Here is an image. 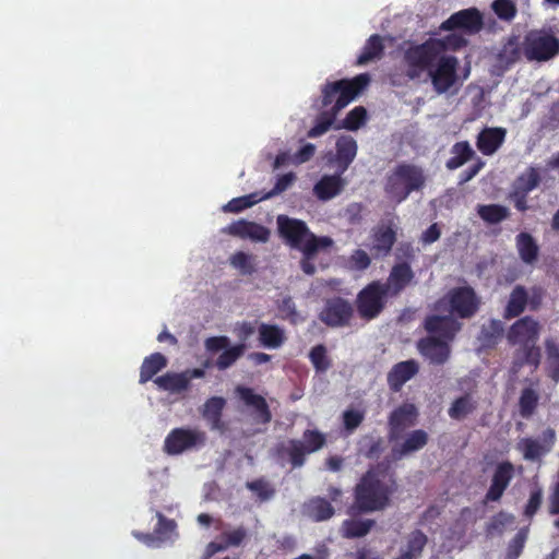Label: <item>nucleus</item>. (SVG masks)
Here are the masks:
<instances>
[{"label": "nucleus", "mask_w": 559, "mask_h": 559, "mask_svg": "<svg viewBox=\"0 0 559 559\" xmlns=\"http://www.w3.org/2000/svg\"><path fill=\"white\" fill-rule=\"evenodd\" d=\"M391 298L382 281L374 280L367 284L356 296V309L361 320L371 321L378 318Z\"/></svg>", "instance_id": "obj_8"}, {"label": "nucleus", "mask_w": 559, "mask_h": 559, "mask_svg": "<svg viewBox=\"0 0 559 559\" xmlns=\"http://www.w3.org/2000/svg\"><path fill=\"white\" fill-rule=\"evenodd\" d=\"M154 382L160 390L175 394L181 393L190 388L183 371L166 372L165 374L157 377Z\"/></svg>", "instance_id": "obj_32"}, {"label": "nucleus", "mask_w": 559, "mask_h": 559, "mask_svg": "<svg viewBox=\"0 0 559 559\" xmlns=\"http://www.w3.org/2000/svg\"><path fill=\"white\" fill-rule=\"evenodd\" d=\"M342 175L337 170L335 175L323 176L313 188L317 198L321 201H328L340 194L346 183Z\"/></svg>", "instance_id": "obj_25"}, {"label": "nucleus", "mask_w": 559, "mask_h": 559, "mask_svg": "<svg viewBox=\"0 0 559 559\" xmlns=\"http://www.w3.org/2000/svg\"><path fill=\"white\" fill-rule=\"evenodd\" d=\"M246 488L252 491L260 501H267L275 495V488L264 477L247 481Z\"/></svg>", "instance_id": "obj_49"}, {"label": "nucleus", "mask_w": 559, "mask_h": 559, "mask_svg": "<svg viewBox=\"0 0 559 559\" xmlns=\"http://www.w3.org/2000/svg\"><path fill=\"white\" fill-rule=\"evenodd\" d=\"M373 520L348 519L342 523V535L345 538H360L366 536L374 526Z\"/></svg>", "instance_id": "obj_41"}, {"label": "nucleus", "mask_w": 559, "mask_h": 559, "mask_svg": "<svg viewBox=\"0 0 559 559\" xmlns=\"http://www.w3.org/2000/svg\"><path fill=\"white\" fill-rule=\"evenodd\" d=\"M521 56H523L522 43L519 41L518 36H510L497 55V60L502 67L509 68L516 63Z\"/></svg>", "instance_id": "obj_31"}, {"label": "nucleus", "mask_w": 559, "mask_h": 559, "mask_svg": "<svg viewBox=\"0 0 559 559\" xmlns=\"http://www.w3.org/2000/svg\"><path fill=\"white\" fill-rule=\"evenodd\" d=\"M477 214L487 224H499L510 216V211L501 204H479Z\"/></svg>", "instance_id": "obj_44"}, {"label": "nucleus", "mask_w": 559, "mask_h": 559, "mask_svg": "<svg viewBox=\"0 0 559 559\" xmlns=\"http://www.w3.org/2000/svg\"><path fill=\"white\" fill-rule=\"evenodd\" d=\"M286 340L285 332L276 324L261 323L259 326V341L266 348H278Z\"/></svg>", "instance_id": "obj_34"}, {"label": "nucleus", "mask_w": 559, "mask_h": 559, "mask_svg": "<svg viewBox=\"0 0 559 559\" xmlns=\"http://www.w3.org/2000/svg\"><path fill=\"white\" fill-rule=\"evenodd\" d=\"M383 39L380 35H371L365 43L361 53L356 60L357 66H364L370 61L381 59L384 52Z\"/></svg>", "instance_id": "obj_33"}, {"label": "nucleus", "mask_w": 559, "mask_h": 559, "mask_svg": "<svg viewBox=\"0 0 559 559\" xmlns=\"http://www.w3.org/2000/svg\"><path fill=\"white\" fill-rule=\"evenodd\" d=\"M417 417L418 411L412 403H403L393 409L388 420L390 441L399 440L406 429L416 424Z\"/></svg>", "instance_id": "obj_15"}, {"label": "nucleus", "mask_w": 559, "mask_h": 559, "mask_svg": "<svg viewBox=\"0 0 559 559\" xmlns=\"http://www.w3.org/2000/svg\"><path fill=\"white\" fill-rule=\"evenodd\" d=\"M337 115L338 114L335 111H331L329 109L321 111L316 117L313 127L307 132V136L316 139L326 133L336 120Z\"/></svg>", "instance_id": "obj_45"}, {"label": "nucleus", "mask_w": 559, "mask_h": 559, "mask_svg": "<svg viewBox=\"0 0 559 559\" xmlns=\"http://www.w3.org/2000/svg\"><path fill=\"white\" fill-rule=\"evenodd\" d=\"M516 249L521 260L526 264H532L537 260L539 248L528 233H520L516 238Z\"/></svg>", "instance_id": "obj_36"}, {"label": "nucleus", "mask_w": 559, "mask_h": 559, "mask_svg": "<svg viewBox=\"0 0 559 559\" xmlns=\"http://www.w3.org/2000/svg\"><path fill=\"white\" fill-rule=\"evenodd\" d=\"M548 360L552 367V378L559 379V344L552 340L545 342Z\"/></svg>", "instance_id": "obj_60"}, {"label": "nucleus", "mask_w": 559, "mask_h": 559, "mask_svg": "<svg viewBox=\"0 0 559 559\" xmlns=\"http://www.w3.org/2000/svg\"><path fill=\"white\" fill-rule=\"evenodd\" d=\"M395 258L396 262L407 261L411 264L416 258V249L412 242L402 241L395 249Z\"/></svg>", "instance_id": "obj_62"}, {"label": "nucleus", "mask_w": 559, "mask_h": 559, "mask_svg": "<svg viewBox=\"0 0 559 559\" xmlns=\"http://www.w3.org/2000/svg\"><path fill=\"white\" fill-rule=\"evenodd\" d=\"M365 414L364 412L357 411V409H347L343 413V425L344 428L353 432L355 429H357L361 423L364 421Z\"/></svg>", "instance_id": "obj_61"}, {"label": "nucleus", "mask_w": 559, "mask_h": 559, "mask_svg": "<svg viewBox=\"0 0 559 559\" xmlns=\"http://www.w3.org/2000/svg\"><path fill=\"white\" fill-rule=\"evenodd\" d=\"M367 120V110L362 106L353 108L342 122V127L349 131L358 130Z\"/></svg>", "instance_id": "obj_51"}, {"label": "nucleus", "mask_w": 559, "mask_h": 559, "mask_svg": "<svg viewBox=\"0 0 559 559\" xmlns=\"http://www.w3.org/2000/svg\"><path fill=\"white\" fill-rule=\"evenodd\" d=\"M230 263L234 267L240 270L245 275H250L254 272L252 257L243 251L234 253L230 258Z\"/></svg>", "instance_id": "obj_56"}, {"label": "nucleus", "mask_w": 559, "mask_h": 559, "mask_svg": "<svg viewBox=\"0 0 559 559\" xmlns=\"http://www.w3.org/2000/svg\"><path fill=\"white\" fill-rule=\"evenodd\" d=\"M445 51V45L440 39L429 38L421 44L411 45L403 56L406 66V76L416 80L424 72H429L441 55Z\"/></svg>", "instance_id": "obj_6"}, {"label": "nucleus", "mask_w": 559, "mask_h": 559, "mask_svg": "<svg viewBox=\"0 0 559 559\" xmlns=\"http://www.w3.org/2000/svg\"><path fill=\"white\" fill-rule=\"evenodd\" d=\"M425 182L426 177L420 167L401 163L388 174L384 192L390 200L399 204L405 201L412 192L421 190Z\"/></svg>", "instance_id": "obj_4"}, {"label": "nucleus", "mask_w": 559, "mask_h": 559, "mask_svg": "<svg viewBox=\"0 0 559 559\" xmlns=\"http://www.w3.org/2000/svg\"><path fill=\"white\" fill-rule=\"evenodd\" d=\"M484 27V17L476 8L460 10L450 15L440 25L441 31H461L466 35H475Z\"/></svg>", "instance_id": "obj_13"}, {"label": "nucleus", "mask_w": 559, "mask_h": 559, "mask_svg": "<svg viewBox=\"0 0 559 559\" xmlns=\"http://www.w3.org/2000/svg\"><path fill=\"white\" fill-rule=\"evenodd\" d=\"M528 304V294L524 286L516 285L509 297L503 311V318L510 320L521 316Z\"/></svg>", "instance_id": "obj_28"}, {"label": "nucleus", "mask_w": 559, "mask_h": 559, "mask_svg": "<svg viewBox=\"0 0 559 559\" xmlns=\"http://www.w3.org/2000/svg\"><path fill=\"white\" fill-rule=\"evenodd\" d=\"M304 448L307 453H313L322 449L326 442L325 436L319 430L307 429L302 433Z\"/></svg>", "instance_id": "obj_50"}, {"label": "nucleus", "mask_w": 559, "mask_h": 559, "mask_svg": "<svg viewBox=\"0 0 559 559\" xmlns=\"http://www.w3.org/2000/svg\"><path fill=\"white\" fill-rule=\"evenodd\" d=\"M296 180V175L294 173H287L280 176L273 187L269 192L261 194L264 200L271 199L282 192L286 191L293 182Z\"/></svg>", "instance_id": "obj_57"}, {"label": "nucleus", "mask_w": 559, "mask_h": 559, "mask_svg": "<svg viewBox=\"0 0 559 559\" xmlns=\"http://www.w3.org/2000/svg\"><path fill=\"white\" fill-rule=\"evenodd\" d=\"M395 483L382 481L377 472L370 469L362 475L354 490V503L348 513L356 515L383 510L390 502Z\"/></svg>", "instance_id": "obj_2"}, {"label": "nucleus", "mask_w": 559, "mask_h": 559, "mask_svg": "<svg viewBox=\"0 0 559 559\" xmlns=\"http://www.w3.org/2000/svg\"><path fill=\"white\" fill-rule=\"evenodd\" d=\"M424 328L428 335H436L452 343L462 324L452 316L431 314L426 317Z\"/></svg>", "instance_id": "obj_20"}, {"label": "nucleus", "mask_w": 559, "mask_h": 559, "mask_svg": "<svg viewBox=\"0 0 559 559\" xmlns=\"http://www.w3.org/2000/svg\"><path fill=\"white\" fill-rule=\"evenodd\" d=\"M225 406L226 400L222 396H212L205 401L201 409V414L209 424L211 430H217L221 432L226 430V425L222 419Z\"/></svg>", "instance_id": "obj_24"}, {"label": "nucleus", "mask_w": 559, "mask_h": 559, "mask_svg": "<svg viewBox=\"0 0 559 559\" xmlns=\"http://www.w3.org/2000/svg\"><path fill=\"white\" fill-rule=\"evenodd\" d=\"M261 201H264V198H262L261 193L252 192L250 194L231 199L223 206V211L226 213H240Z\"/></svg>", "instance_id": "obj_46"}, {"label": "nucleus", "mask_w": 559, "mask_h": 559, "mask_svg": "<svg viewBox=\"0 0 559 559\" xmlns=\"http://www.w3.org/2000/svg\"><path fill=\"white\" fill-rule=\"evenodd\" d=\"M476 408L477 402L469 393H465L452 402L450 408L448 409V414L450 418L454 420H462L469 414L474 413Z\"/></svg>", "instance_id": "obj_39"}, {"label": "nucleus", "mask_w": 559, "mask_h": 559, "mask_svg": "<svg viewBox=\"0 0 559 559\" xmlns=\"http://www.w3.org/2000/svg\"><path fill=\"white\" fill-rule=\"evenodd\" d=\"M369 82L368 73L358 74L350 80L342 79L326 82L321 90L322 107L332 105L329 110L338 114L368 86Z\"/></svg>", "instance_id": "obj_5"}, {"label": "nucleus", "mask_w": 559, "mask_h": 559, "mask_svg": "<svg viewBox=\"0 0 559 559\" xmlns=\"http://www.w3.org/2000/svg\"><path fill=\"white\" fill-rule=\"evenodd\" d=\"M419 354L431 365H444L451 355V343L436 335H427L417 342Z\"/></svg>", "instance_id": "obj_16"}, {"label": "nucleus", "mask_w": 559, "mask_h": 559, "mask_svg": "<svg viewBox=\"0 0 559 559\" xmlns=\"http://www.w3.org/2000/svg\"><path fill=\"white\" fill-rule=\"evenodd\" d=\"M247 537L248 530L245 526H238L221 534V539L225 543L226 548L241 546Z\"/></svg>", "instance_id": "obj_54"}, {"label": "nucleus", "mask_w": 559, "mask_h": 559, "mask_svg": "<svg viewBox=\"0 0 559 559\" xmlns=\"http://www.w3.org/2000/svg\"><path fill=\"white\" fill-rule=\"evenodd\" d=\"M278 310L282 313L283 319L289 320L293 323L297 321L298 312L292 297L288 296L283 298L278 304Z\"/></svg>", "instance_id": "obj_64"}, {"label": "nucleus", "mask_w": 559, "mask_h": 559, "mask_svg": "<svg viewBox=\"0 0 559 559\" xmlns=\"http://www.w3.org/2000/svg\"><path fill=\"white\" fill-rule=\"evenodd\" d=\"M491 8L496 15L503 21H512L518 12L512 0H495Z\"/></svg>", "instance_id": "obj_55"}, {"label": "nucleus", "mask_w": 559, "mask_h": 559, "mask_svg": "<svg viewBox=\"0 0 559 559\" xmlns=\"http://www.w3.org/2000/svg\"><path fill=\"white\" fill-rule=\"evenodd\" d=\"M447 300L450 312L461 319L474 317L481 304L474 288L468 285L450 289L447 294Z\"/></svg>", "instance_id": "obj_11"}, {"label": "nucleus", "mask_w": 559, "mask_h": 559, "mask_svg": "<svg viewBox=\"0 0 559 559\" xmlns=\"http://www.w3.org/2000/svg\"><path fill=\"white\" fill-rule=\"evenodd\" d=\"M306 512L308 516L316 522L326 521L335 513L331 502L321 497L310 499L308 503H306Z\"/></svg>", "instance_id": "obj_37"}, {"label": "nucleus", "mask_w": 559, "mask_h": 559, "mask_svg": "<svg viewBox=\"0 0 559 559\" xmlns=\"http://www.w3.org/2000/svg\"><path fill=\"white\" fill-rule=\"evenodd\" d=\"M542 326L531 316L518 319L507 332V341L510 345L520 347L514 352L512 369L519 371L524 366L535 369L540 364L542 352L537 346Z\"/></svg>", "instance_id": "obj_1"}, {"label": "nucleus", "mask_w": 559, "mask_h": 559, "mask_svg": "<svg viewBox=\"0 0 559 559\" xmlns=\"http://www.w3.org/2000/svg\"><path fill=\"white\" fill-rule=\"evenodd\" d=\"M428 443V433L423 429L412 431L405 440L393 448V455L395 459L416 452L423 449Z\"/></svg>", "instance_id": "obj_27"}, {"label": "nucleus", "mask_w": 559, "mask_h": 559, "mask_svg": "<svg viewBox=\"0 0 559 559\" xmlns=\"http://www.w3.org/2000/svg\"><path fill=\"white\" fill-rule=\"evenodd\" d=\"M507 131L500 127H486L477 135L476 146L478 151L490 156L495 154L503 144Z\"/></svg>", "instance_id": "obj_23"}, {"label": "nucleus", "mask_w": 559, "mask_h": 559, "mask_svg": "<svg viewBox=\"0 0 559 559\" xmlns=\"http://www.w3.org/2000/svg\"><path fill=\"white\" fill-rule=\"evenodd\" d=\"M415 282V272L412 265L404 262H396L390 270L386 282H382L385 290L391 298H395L405 290L407 286Z\"/></svg>", "instance_id": "obj_19"}, {"label": "nucleus", "mask_w": 559, "mask_h": 559, "mask_svg": "<svg viewBox=\"0 0 559 559\" xmlns=\"http://www.w3.org/2000/svg\"><path fill=\"white\" fill-rule=\"evenodd\" d=\"M513 475L514 466L510 461L499 463L493 472L490 487L485 496V501H499L509 487Z\"/></svg>", "instance_id": "obj_21"}, {"label": "nucleus", "mask_w": 559, "mask_h": 559, "mask_svg": "<svg viewBox=\"0 0 559 559\" xmlns=\"http://www.w3.org/2000/svg\"><path fill=\"white\" fill-rule=\"evenodd\" d=\"M525 542L526 534L523 531L518 532L508 545L506 559H518L524 549Z\"/></svg>", "instance_id": "obj_58"}, {"label": "nucleus", "mask_w": 559, "mask_h": 559, "mask_svg": "<svg viewBox=\"0 0 559 559\" xmlns=\"http://www.w3.org/2000/svg\"><path fill=\"white\" fill-rule=\"evenodd\" d=\"M357 154V142L349 135H343L336 141V165L340 174H344Z\"/></svg>", "instance_id": "obj_26"}, {"label": "nucleus", "mask_w": 559, "mask_h": 559, "mask_svg": "<svg viewBox=\"0 0 559 559\" xmlns=\"http://www.w3.org/2000/svg\"><path fill=\"white\" fill-rule=\"evenodd\" d=\"M459 60L455 56L444 52L428 72L433 90L438 94L447 93L457 80Z\"/></svg>", "instance_id": "obj_12"}, {"label": "nucleus", "mask_w": 559, "mask_h": 559, "mask_svg": "<svg viewBox=\"0 0 559 559\" xmlns=\"http://www.w3.org/2000/svg\"><path fill=\"white\" fill-rule=\"evenodd\" d=\"M250 225L251 222L241 218L229 224L226 228H224V231L230 236L247 239Z\"/></svg>", "instance_id": "obj_63"}, {"label": "nucleus", "mask_w": 559, "mask_h": 559, "mask_svg": "<svg viewBox=\"0 0 559 559\" xmlns=\"http://www.w3.org/2000/svg\"><path fill=\"white\" fill-rule=\"evenodd\" d=\"M309 358L314 369L319 372H324L331 367V361L326 355L324 345L319 344L311 348Z\"/></svg>", "instance_id": "obj_52"}, {"label": "nucleus", "mask_w": 559, "mask_h": 559, "mask_svg": "<svg viewBox=\"0 0 559 559\" xmlns=\"http://www.w3.org/2000/svg\"><path fill=\"white\" fill-rule=\"evenodd\" d=\"M276 224L278 235L284 242L308 257L316 255L320 250L333 243L328 236H316L301 219L282 214L277 216Z\"/></svg>", "instance_id": "obj_3"}, {"label": "nucleus", "mask_w": 559, "mask_h": 559, "mask_svg": "<svg viewBox=\"0 0 559 559\" xmlns=\"http://www.w3.org/2000/svg\"><path fill=\"white\" fill-rule=\"evenodd\" d=\"M522 50L528 62H547L559 55V38L551 29H531L522 40Z\"/></svg>", "instance_id": "obj_7"}, {"label": "nucleus", "mask_w": 559, "mask_h": 559, "mask_svg": "<svg viewBox=\"0 0 559 559\" xmlns=\"http://www.w3.org/2000/svg\"><path fill=\"white\" fill-rule=\"evenodd\" d=\"M427 542L428 538L426 534L420 530H415L409 534L406 549L402 551V554L408 555L412 559H418L420 558Z\"/></svg>", "instance_id": "obj_47"}, {"label": "nucleus", "mask_w": 559, "mask_h": 559, "mask_svg": "<svg viewBox=\"0 0 559 559\" xmlns=\"http://www.w3.org/2000/svg\"><path fill=\"white\" fill-rule=\"evenodd\" d=\"M167 358L160 353H153L145 357L140 368L141 384L150 381L155 374L167 366Z\"/></svg>", "instance_id": "obj_35"}, {"label": "nucleus", "mask_w": 559, "mask_h": 559, "mask_svg": "<svg viewBox=\"0 0 559 559\" xmlns=\"http://www.w3.org/2000/svg\"><path fill=\"white\" fill-rule=\"evenodd\" d=\"M245 349V344L228 346L227 348L223 349V353L217 357L215 366L219 370H225L231 367L243 355Z\"/></svg>", "instance_id": "obj_48"}, {"label": "nucleus", "mask_w": 559, "mask_h": 559, "mask_svg": "<svg viewBox=\"0 0 559 559\" xmlns=\"http://www.w3.org/2000/svg\"><path fill=\"white\" fill-rule=\"evenodd\" d=\"M556 442V431L548 427L542 432L540 439L523 438L518 444L523 457L528 461L539 460L548 453Z\"/></svg>", "instance_id": "obj_17"}, {"label": "nucleus", "mask_w": 559, "mask_h": 559, "mask_svg": "<svg viewBox=\"0 0 559 559\" xmlns=\"http://www.w3.org/2000/svg\"><path fill=\"white\" fill-rule=\"evenodd\" d=\"M419 372V364L415 359L400 361L390 369L386 382L392 392H400L403 385Z\"/></svg>", "instance_id": "obj_22"}, {"label": "nucleus", "mask_w": 559, "mask_h": 559, "mask_svg": "<svg viewBox=\"0 0 559 559\" xmlns=\"http://www.w3.org/2000/svg\"><path fill=\"white\" fill-rule=\"evenodd\" d=\"M543 502V490L536 486L530 493L528 501L524 509V515L526 518H533L539 510Z\"/></svg>", "instance_id": "obj_59"}, {"label": "nucleus", "mask_w": 559, "mask_h": 559, "mask_svg": "<svg viewBox=\"0 0 559 559\" xmlns=\"http://www.w3.org/2000/svg\"><path fill=\"white\" fill-rule=\"evenodd\" d=\"M235 392L239 400L252 409L255 423L266 425L272 420L271 409L262 395L257 394L253 389L243 385H237Z\"/></svg>", "instance_id": "obj_18"}, {"label": "nucleus", "mask_w": 559, "mask_h": 559, "mask_svg": "<svg viewBox=\"0 0 559 559\" xmlns=\"http://www.w3.org/2000/svg\"><path fill=\"white\" fill-rule=\"evenodd\" d=\"M355 309L352 302L341 296H333L324 300L319 313V320L329 328L349 326Z\"/></svg>", "instance_id": "obj_9"}, {"label": "nucleus", "mask_w": 559, "mask_h": 559, "mask_svg": "<svg viewBox=\"0 0 559 559\" xmlns=\"http://www.w3.org/2000/svg\"><path fill=\"white\" fill-rule=\"evenodd\" d=\"M540 180L538 168L530 166L515 179L512 190L528 194L539 186Z\"/></svg>", "instance_id": "obj_43"}, {"label": "nucleus", "mask_w": 559, "mask_h": 559, "mask_svg": "<svg viewBox=\"0 0 559 559\" xmlns=\"http://www.w3.org/2000/svg\"><path fill=\"white\" fill-rule=\"evenodd\" d=\"M277 453L282 457H288L294 468L301 467L308 454L300 439H289L287 443L277 447Z\"/></svg>", "instance_id": "obj_29"}, {"label": "nucleus", "mask_w": 559, "mask_h": 559, "mask_svg": "<svg viewBox=\"0 0 559 559\" xmlns=\"http://www.w3.org/2000/svg\"><path fill=\"white\" fill-rule=\"evenodd\" d=\"M504 333V325L501 320L490 319L487 323L483 324L478 341L485 348H493L502 338Z\"/></svg>", "instance_id": "obj_30"}, {"label": "nucleus", "mask_w": 559, "mask_h": 559, "mask_svg": "<svg viewBox=\"0 0 559 559\" xmlns=\"http://www.w3.org/2000/svg\"><path fill=\"white\" fill-rule=\"evenodd\" d=\"M157 524L154 528L153 534L144 535L145 540H153L154 538L159 542H165L171 538L176 534L177 524L175 520L167 519L162 512H156Z\"/></svg>", "instance_id": "obj_40"}, {"label": "nucleus", "mask_w": 559, "mask_h": 559, "mask_svg": "<svg viewBox=\"0 0 559 559\" xmlns=\"http://www.w3.org/2000/svg\"><path fill=\"white\" fill-rule=\"evenodd\" d=\"M397 239V226L393 221L380 223L370 233L369 250L373 258L388 257Z\"/></svg>", "instance_id": "obj_14"}, {"label": "nucleus", "mask_w": 559, "mask_h": 559, "mask_svg": "<svg viewBox=\"0 0 559 559\" xmlns=\"http://www.w3.org/2000/svg\"><path fill=\"white\" fill-rule=\"evenodd\" d=\"M452 156L447 160V168L454 170L463 166L475 154L467 141L456 142L451 148Z\"/></svg>", "instance_id": "obj_42"}, {"label": "nucleus", "mask_w": 559, "mask_h": 559, "mask_svg": "<svg viewBox=\"0 0 559 559\" xmlns=\"http://www.w3.org/2000/svg\"><path fill=\"white\" fill-rule=\"evenodd\" d=\"M384 450V441L381 437L367 436L362 440L361 451L368 459H378Z\"/></svg>", "instance_id": "obj_53"}, {"label": "nucleus", "mask_w": 559, "mask_h": 559, "mask_svg": "<svg viewBox=\"0 0 559 559\" xmlns=\"http://www.w3.org/2000/svg\"><path fill=\"white\" fill-rule=\"evenodd\" d=\"M539 393L533 386H526L521 391L519 397V414L524 419H530L539 405Z\"/></svg>", "instance_id": "obj_38"}, {"label": "nucleus", "mask_w": 559, "mask_h": 559, "mask_svg": "<svg viewBox=\"0 0 559 559\" xmlns=\"http://www.w3.org/2000/svg\"><path fill=\"white\" fill-rule=\"evenodd\" d=\"M206 433L199 429L175 428L164 441V451L169 455H178L185 451L201 448L205 444Z\"/></svg>", "instance_id": "obj_10"}]
</instances>
